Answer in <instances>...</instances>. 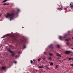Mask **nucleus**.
Here are the masks:
<instances>
[{"instance_id": "obj_1", "label": "nucleus", "mask_w": 73, "mask_h": 73, "mask_svg": "<svg viewBox=\"0 0 73 73\" xmlns=\"http://www.w3.org/2000/svg\"><path fill=\"white\" fill-rule=\"evenodd\" d=\"M13 15H14V13H7L5 16L6 18H10V20L11 21V20L13 19Z\"/></svg>"}, {"instance_id": "obj_2", "label": "nucleus", "mask_w": 73, "mask_h": 73, "mask_svg": "<svg viewBox=\"0 0 73 73\" xmlns=\"http://www.w3.org/2000/svg\"><path fill=\"white\" fill-rule=\"evenodd\" d=\"M8 51H9V52H10V53H12V56H14L15 55V52H14L11 51V50L10 49H9Z\"/></svg>"}, {"instance_id": "obj_3", "label": "nucleus", "mask_w": 73, "mask_h": 73, "mask_svg": "<svg viewBox=\"0 0 73 73\" xmlns=\"http://www.w3.org/2000/svg\"><path fill=\"white\" fill-rule=\"evenodd\" d=\"M70 51H65V53L66 54H69V53H70Z\"/></svg>"}, {"instance_id": "obj_4", "label": "nucleus", "mask_w": 73, "mask_h": 73, "mask_svg": "<svg viewBox=\"0 0 73 73\" xmlns=\"http://www.w3.org/2000/svg\"><path fill=\"white\" fill-rule=\"evenodd\" d=\"M56 55L57 56L60 57H61V55H60V54H59V53H56Z\"/></svg>"}, {"instance_id": "obj_5", "label": "nucleus", "mask_w": 73, "mask_h": 73, "mask_svg": "<svg viewBox=\"0 0 73 73\" xmlns=\"http://www.w3.org/2000/svg\"><path fill=\"white\" fill-rule=\"evenodd\" d=\"M6 68V67H3L1 68L2 70H5Z\"/></svg>"}, {"instance_id": "obj_6", "label": "nucleus", "mask_w": 73, "mask_h": 73, "mask_svg": "<svg viewBox=\"0 0 73 73\" xmlns=\"http://www.w3.org/2000/svg\"><path fill=\"white\" fill-rule=\"evenodd\" d=\"M9 36V34L6 35H4L3 37H4L5 36V37H8V36Z\"/></svg>"}, {"instance_id": "obj_7", "label": "nucleus", "mask_w": 73, "mask_h": 73, "mask_svg": "<svg viewBox=\"0 0 73 73\" xmlns=\"http://www.w3.org/2000/svg\"><path fill=\"white\" fill-rule=\"evenodd\" d=\"M7 1H8V0H4L3 2H2V3H5Z\"/></svg>"}, {"instance_id": "obj_8", "label": "nucleus", "mask_w": 73, "mask_h": 73, "mask_svg": "<svg viewBox=\"0 0 73 73\" xmlns=\"http://www.w3.org/2000/svg\"><path fill=\"white\" fill-rule=\"evenodd\" d=\"M25 48H26V46H25V45H23V49H25Z\"/></svg>"}, {"instance_id": "obj_9", "label": "nucleus", "mask_w": 73, "mask_h": 73, "mask_svg": "<svg viewBox=\"0 0 73 73\" xmlns=\"http://www.w3.org/2000/svg\"><path fill=\"white\" fill-rule=\"evenodd\" d=\"M43 68V66H41L39 67L38 68L39 69H40V68Z\"/></svg>"}, {"instance_id": "obj_10", "label": "nucleus", "mask_w": 73, "mask_h": 73, "mask_svg": "<svg viewBox=\"0 0 73 73\" xmlns=\"http://www.w3.org/2000/svg\"><path fill=\"white\" fill-rule=\"evenodd\" d=\"M17 13H19V12H20V10H19V9H17Z\"/></svg>"}, {"instance_id": "obj_11", "label": "nucleus", "mask_w": 73, "mask_h": 73, "mask_svg": "<svg viewBox=\"0 0 73 73\" xmlns=\"http://www.w3.org/2000/svg\"><path fill=\"white\" fill-rule=\"evenodd\" d=\"M66 44H67V45H71V44H69V43L68 42L66 43Z\"/></svg>"}, {"instance_id": "obj_12", "label": "nucleus", "mask_w": 73, "mask_h": 73, "mask_svg": "<svg viewBox=\"0 0 73 73\" xmlns=\"http://www.w3.org/2000/svg\"><path fill=\"white\" fill-rule=\"evenodd\" d=\"M49 54L50 56H53V54H52L51 53H49Z\"/></svg>"}, {"instance_id": "obj_13", "label": "nucleus", "mask_w": 73, "mask_h": 73, "mask_svg": "<svg viewBox=\"0 0 73 73\" xmlns=\"http://www.w3.org/2000/svg\"><path fill=\"white\" fill-rule=\"evenodd\" d=\"M59 38L60 40H61V38H62V36H60Z\"/></svg>"}, {"instance_id": "obj_14", "label": "nucleus", "mask_w": 73, "mask_h": 73, "mask_svg": "<svg viewBox=\"0 0 73 73\" xmlns=\"http://www.w3.org/2000/svg\"><path fill=\"white\" fill-rule=\"evenodd\" d=\"M48 59L49 60H51L52 59V58L51 57H50L48 58Z\"/></svg>"}, {"instance_id": "obj_15", "label": "nucleus", "mask_w": 73, "mask_h": 73, "mask_svg": "<svg viewBox=\"0 0 73 73\" xmlns=\"http://www.w3.org/2000/svg\"><path fill=\"white\" fill-rule=\"evenodd\" d=\"M72 60V58H68V60H69V61H70V60Z\"/></svg>"}, {"instance_id": "obj_16", "label": "nucleus", "mask_w": 73, "mask_h": 73, "mask_svg": "<svg viewBox=\"0 0 73 73\" xmlns=\"http://www.w3.org/2000/svg\"><path fill=\"white\" fill-rule=\"evenodd\" d=\"M57 47L58 48H59V47H60V45L58 44L57 45Z\"/></svg>"}, {"instance_id": "obj_17", "label": "nucleus", "mask_w": 73, "mask_h": 73, "mask_svg": "<svg viewBox=\"0 0 73 73\" xmlns=\"http://www.w3.org/2000/svg\"><path fill=\"white\" fill-rule=\"evenodd\" d=\"M49 65H46L45 66V67H46V68H48V66H49Z\"/></svg>"}, {"instance_id": "obj_18", "label": "nucleus", "mask_w": 73, "mask_h": 73, "mask_svg": "<svg viewBox=\"0 0 73 73\" xmlns=\"http://www.w3.org/2000/svg\"><path fill=\"white\" fill-rule=\"evenodd\" d=\"M53 65V63H51L50 64V65Z\"/></svg>"}, {"instance_id": "obj_19", "label": "nucleus", "mask_w": 73, "mask_h": 73, "mask_svg": "<svg viewBox=\"0 0 73 73\" xmlns=\"http://www.w3.org/2000/svg\"><path fill=\"white\" fill-rule=\"evenodd\" d=\"M40 60H41V59L39 58L38 59V61H40Z\"/></svg>"}, {"instance_id": "obj_20", "label": "nucleus", "mask_w": 73, "mask_h": 73, "mask_svg": "<svg viewBox=\"0 0 73 73\" xmlns=\"http://www.w3.org/2000/svg\"><path fill=\"white\" fill-rule=\"evenodd\" d=\"M69 39H66L65 40V41H69Z\"/></svg>"}, {"instance_id": "obj_21", "label": "nucleus", "mask_w": 73, "mask_h": 73, "mask_svg": "<svg viewBox=\"0 0 73 73\" xmlns=\"http://www.w3.org/2000/svg\"><path fill=\"white\" fill-rule=\"evenodd\" d=\"M52 46V44H51L49 46L50 48H51V47Z\"/></svg>"}, {"instance_id": "obj_22", "label": "nucleus", "mask_w": 73, "mask_h": 73, "mask_svg": "<svg viewBox=\"0 0 73 73\" xmlns=\"http://www.w3.org/2000/svg\"><path fill=\"white\" fill-rule=\"evenodd\" d=\"M58 65H56V68H58Z\"/></svg>"}, {"instance_id": "obj_23", "label": "nucleus", "mask_w": 73, "mask_h": 73, "mask_svg": "<svg viewBox=\"0 0 73 73\" xmlns=\"http://www.w3.org/2000/svg\"><path fill=\"white\" fill-rule=\"evenodd\" d=\"M3 5H7V3H5Z\"/></svg>"}, {"instance_id": "obj_24", "label": "nucleus", "mask_w": 73, "mask_h": 73, "mask_svg": "<svg viewBox=\"0 0 73 73\" xmlns=\"http://www.w3.org/2000/svg\"><path fill=\"white\" fill-rule=\"evenodd\" d=\"M18 53L19 54L20 53H21V52H20V51H19L18 52Z\"/></svg>"}, {"instance_id": "obj_25", "label": "nucleus", "mask_w": 73, "mask_h": 73, "mask_svg": "<svg viewBox=\"0 0 73 73\" xmlns=\"http://www.w3.org/2000/svg\"><path fill=\"white\" fill-rule=\"evenodd\" d=\"M33 61H32V60H31V64H32Z\"/></svg>"}, {"instance_id": "obj_26", "label": "nucleus", "mask_w": 73, "mask_h": 73, "mask_svg": "<svg viewBox=\"0 0 73 73\" xmlns=\"http://www.w3.org/2000/svg\"><path fill=\"white\" fill-rule=\"evenodd\" d=\"M14 63H15V64H16V63H17V62L16 61H15L14 62Z\"/></svg>"}, {"instance_id": "obj_27", "label": "nucleus", "mask_w": 73, "mask_h": 73, "mask_svg": "<svg viewBox=\"0 0 73 73\" xmlns=\"http://www.w3.org/2000/svg\"><path fill=\"white\" fill-rule=\"evenodd\" d=\"M71 66H73V64H70Z\"/></svg>"}, {"instance_id": "obj_28", "label": "nucleus", "mask_w": 73, "mask_h": 73, "mask_svg": "<svg viewBox=\"0 0 73 73\" xmlns=\"http://www.w3.org/2000/svg\"><path fill=\"white\" fill-rule=\"evenodd\" d=\"M6 55H7V54L6 53H5V54H4V55H6Z\"/></svg>"}, {"instance_id": "obj_29", "label": "nucleus", "mask_w": 73, "mask_h": 73, "mask_svg": "<svg viewBox=\"0 0 73 73\" xmlns=\"http://www.w3.org/2000/svg\"><path fill=\"white\" fill-rule=\"evenodd\" d=\"M2 15V14H1V13L0 14V16H1V15Z\"/></svg>"}, {"instance_id": "obj_30", "label": "nucleus", "mask_w": 73, "mask_h": 73, "mask_svg": "<svg viewBox=\"0 0 73 73\" xmlns=\"http://www.w3.org/2000/svg\"><path fill=\"white\" fill-rule=\"evenodd\" d=\"M46 52H44V54H46Z\"/></svg>"}, {"instance_id": "obj_31", "label": "nucleus", "mask_w": 73, "mask_h": 73, "mask_svg": "<svg viewBox=\"0 0 73 73\" xmlns=\"http://www.w3.org/2000/svg\"><path fill=\"white\" fill-rule=\"evenodd\" d=\"M45 58H43V60H45Z\"/></svg>"}, {"instance_id": "obj_32", "label": "nucleus", "mask_w": 73, "mask_h": 73, "mask_svg": "<svg viewBox=\"0 0 73 73\" xmlns=\"http://www.w3.org/2000/svg\"><path fill=\"white\" fill-rule=\"evenodd\" d=\"M17 55L15 56L16 58H17Z\"/></svg>"}, {"instance_id": "obj_33", "label": "nucleus", "mask_w": 73, "mask_h": 73, "mask_svg": "<svg viewBox=\"0 0 73 73\" xmlns=\"http://www.w3.org/2000/svg\"><path fill=\"white\" fill-rule=\"evenodd\" d=\"M33 61H35V59H33Z\"/></svg>"}, {"instance_id": "obj_34", "label": "nucleus", "mask_w": 73, "mask_h": 73, "mask_svg": "<svg viewBox=\"0 0 73 73\" xmlns=\"http://www.w3.org/2000/svg\"><path fill=\"white\" fill-rule=\"evenodd\" d=\"M6 5H9V3L6 4Z\"/></svg>"}, {"instance_id": "obj_35", "label": "nucleus", "mask_w": 73, "mask_h": 73, "mask_svg": "<svg viewBox=\"0 0 73 73\" xmlns=\"http://www.w3.org/2000/svg\"><path fill=\"white\" fill-rule=\"evenodd\" d=\"M60 9H61V10H62V8H61Z\"/></svg>"}, {"instance_id": "obj_36", "label": "nucleus", "mask_w": 73, "mask_h": 73, "mask_svg": "<svg viewBox=\"0 0 73 73\" xmlns=\"http://www.w3.org/2000/svg\"><path fill=\"white\" fill-rule=\"evenodd\" d=\"M71 49H73V48H71Z\"/></svg>"}, {"instance_id": "obj_37", "label": "nucleus", "mask_w": 73, "mask_h": 73, "mask_svg": "<svg viewBox=\"0 0 73 73\" xmlns=\"http://www.w3.org/2000/svg\"><path fill=\"white\" fill-rule=\"evenodd\" d=\"M70 5H71V4H70Z\"/></svg>"}]
</instances>
